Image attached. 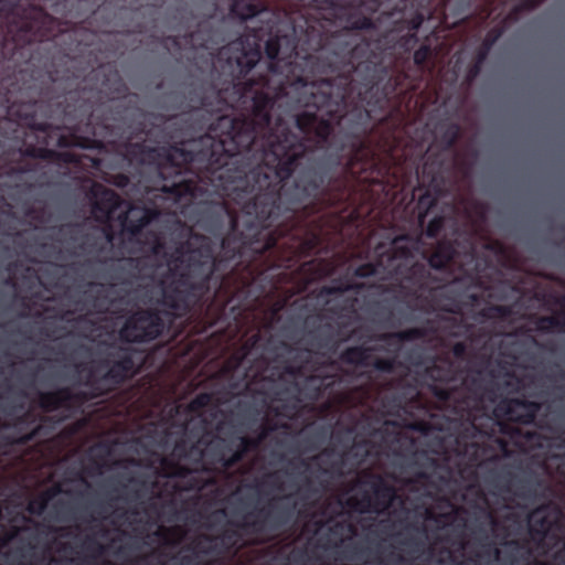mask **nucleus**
I'll return each instance as SVG.
<instances>
[{"label": "nucleus", "instance_id": "1", "mask_svg": "<svg viewBox=\"0 0 565 565\" xmlns=\"http://www.w3.org/2000/svg\"><path fill=\"white\" fill-rule=\"evenodd\" d=\"M232 12L242 20H250L247 29L252 34L246 35V46L243 42H234L226 51L238 50L242 52L234 56L235 63L241 73H245L253 68L260 58V49L265 43V51L270 60L269 73L270 77L262 84L259 88L254 89L253 85L244 89L241 98L244 103L250 99L253 103V115L250 118L231 119L227 116L221 117L217 128L213 129L220 139V145L230 157L235 156L243 149L249 148L256 142L258 137H265V129L269 126L270 119L268 110L273 106V99L280 95H290L292 90L301 89V96L298 103L305 106L313 105L320 108L321 102L315 93L316 85L313 83H305L302 79H289L291 61L287 52L294 50L290 40L282 38L268 36L271 35L274 24L268 19V11H259L252 0H235L232 3ZM233 57H228L232 63Z\"/></svg>", "mask_w": 565, "mask_h": 565}, {"label": "nucleus", "instance_id": "2", "mask_svg": "<svg viewBox=\"0 0 565 565\" xmlns=\"http://www.w3.org/2000/svg\"><path fill=\"white\" fill-rule=\"evenodd\" d=\"M548 406L527 401L525 398H510L502 402L495 409L502 413L509 423L500 424V430L508 436L510 441L520 450L533 447L537 444L539 434L526 425L544 426L547 416L543 414Z\"/></svg>", "mask_w": 565, "mask_h": 565}, {"label": "nucleus", "instance_id": "3", "mask_svg": "<svg viewBox=\"0 0 565 565\" xmlns=\"http://www.w3.org/2000/svg\"><path fill=\"white\" fill-rule=\"evenodd\" d=\"M291 494L274 497L265 505H254L243 515L237 526L246 532L260 534L267 530L278 531L288 525L296 515L297 503L290 502Z\"/></svg>", "mask_w": 565, "mask_h": 565}, {"label": "nucleus", "instance_id": "4", "mask_svg": "<svg viewBox=\"0 0 565 565\" xmlns=\"http://www.w3.org/2000/svg\"><path fill=\"white\" fill-rule=\"evenodd\" d=\"M356 483L367 489L362 491L360 499L349 498L347 504L360 512L385 514L390 512L395 502L404 504V499L398 495L395 487L379 473L364 471L358 478Z\"/></svg>", "mask_w": 565, "mask_h": 565}, {"label": "nucleus", "instance_id": "5", "mask_svg": "<svg viewBox=\"0 0 565 565\" xmlns=\"http://www.w3.org/2000/svg\"><path fill=\"white\" fill-rule=\"evenodd\" d=\"M367 446H369V443L366 440H363L361 443H355L350 450H348L347 452H344L341 456L340 459L332 460L328 467L322 465L323 463L322 456L326 454V451H323L321 455L313 456L310 460L300 459L299 463H300V466H302L305 468L306 471L310 470L311 465H313L316 467V471L320 475V477L318 478L316 483H318L319 480H326L328 482L327 479H323L321 477L333 478V477H342L344 475L343 466H344V461H345L347 457H350V456L359 457L355 463L356 465L362 463L369 455Z\"/></svg>", "mask_w": 565, "mask_h": 565}, {"label": "nucleus", "instance_id": "6", "mask_svg": "<svg viewBox=\"0 0 565 565\" xmlns=\"http://www.w3.org/2000/svg\"><path fill=\"white\" fill-rule=\"evenodd\" d=\"M490 484L502 493H514L525 499L534 493L533 482L529 478L518 477L509 467L491 470L489 473Z\"/></svg>", "mask_w": 565, "mask_h": 565}, {"label": "nucleus", "instance_id": "7", "mask_svg": "<svg viewBox=\"0 0 565 565\" xmlns=\"http://www.w3.org/2000/svg\"><path fill=\"white\" fill-rule=\"evenodd\" d=\"M161 331L157 316L138 312L129 318L120 329V337L127 341L141 342L156 338Z\"/></svg>", "mask_w": 565, "mask_h": 565}, {"label": "nucleus", "instance_id": "8", "mask_svg": "<svg viewBox=\"0 0 565 565\" xmlns=\"http://www.w3.org/2000/svg\"><path fill=\"white\" fill-rule=\"evenodd\" d=\"M15 391H0V393L10 394ZM22 393H26L28 391H21ZM39 394L41 406L45 412H56L63 407V404L71 396V393L74 391H33ZM79 393L81 397L89 399V398H98L106 397L113 391H76Z\"/></svg>", "mask_w": 565, "mask_h": 565}, {"label": "nucleus", "instance_id": "9", "mask_svg": "<svg viewBox=\"0 0 565 565\" xmlns=\"http://www.w3.org/2000/svg\"><path fill=\"white\" fill-rule=\"evenodd\" d=\"M11 415L15 418L17 426H22L24 424L28 425V431L15 437L12 440V443L19 444V445H26V444L38 439L41 436V430H42L41 418L38 419V417L34 414H32L30 411H24L23 406L14 407Z\"/></svg>", "mask_w": 565, "mask_h": 565}, {"label": "nucleus", "instance_id": "10", "mask_svg": "<svg viewBox=\"0 0 565 565\" xmlns=\"http://www.w3.org/2000/svg\"><path fill=\"white\" fill-rule=\"evenodd\" d=\"M296 152L286 151V147L280 142L269 141V151L265 154L266 164H273L276 174L282 179L291 170Z\"/></svg>", "mask_w": 565, "mask_h": 565}, {"label": "nucleus", "instance_id": "11", "mask_svg": "<svg viewBox=\"0 0 565 565\" xmlns=\"http://www.w3.org/2000/svg\"><path fill=\"white\" fill-rule=\"evenodd\" d=\"M214 536L201 535L192 545L186 546V550L192 551L191 554H178L174 557L175 565H198L196 553L210 554L213 552Z\"/></svg>", "mask_w": 565, "mask_h": 565}, {"label": "nucleus", "instance_id": "12", "mask_svg": "<svg viewBox=\"0 0 565 565\" xmlns=\"http://www.w3.org/2000/svg\"><path fill=\"white\" fill-rule=\"evenodd\" d=\"M343 358L345 361H348L350 363L361 364V365H365V366L373 365L377 370H382V371H388L392 367V364L390 361H382V360L372 358L371 354L369 353V348L367 349H362V348L349 349L344 353Z\"/></svg>", "mask_w": 565, "mask_h": 565}, {"label": "nucleus", "instance_id": "13", "mask_svg": "<svg viewBox=\"0 0 565 565\" xmlns=\"http://www.w3.org/2000/svg\"><path fill=\"white\" fill-rule=\"evenodd\" d=\"M552 522L546 515H541V509L535 510L529 521V533L536 543H542L551 531Z\"/></svg>", "mask_w": 565, "mask_h": 565}, {"label": "nucleus", "instance_id": "14", "mask_svg": "<svg viewBox=\"0 0 565 565\" xmlns=\"http://www.w3.org/2000/svg\"><path fill=\"white\" fill-rule=\"evenodd\" d=\"M63 489L61 486L55 484L41 493H39L36 497L32 498L28 505L26 511L32 514L40 516L44 513L46 510L49 503L51 500H53L57 494L62 493Z\"/></svg>", "mask_w": 565, "mask_h": 565}, {"label": "nucleus", "instance_id": "15", "mask_svg": "<svg viewBox=\"0 0 565 565\" xmlns=\"http://www.w3.org/2000/svg\"><path fill=\"white\" fill-rule=\"evenodd\" d=\"M231 450L224 439L211 440L200 451L201 458H210L213 463H217L223 467V460L220 457L226 458V454Z\"/></svg>", "mask_w": 565, "mask_h": 565}, {"label": "nucleus", "instance_id": "16", "mask_svg": "<svg viewBox=\"0 0 565 565\" xmlns=\"http://www.w3.org/2000/svg\"><path fill=\"white\" fill-rule=\"evenodd\" d=\"M329 482L326 480H319L318 483H315L311 477H306L303 481V486L300 488V500L303 502V505H308V501L311 498H318L328 489ZM309 507H312V503H309Z\"/></svg>", "mask_w": 565, "mask_h": 565}, {"label": "nucleus", "instance_id": "17", "mask_svg": "<svg viewBox=\"0 0 565 565\" xmlns=\"http://www.w3.org/2000/svg\"><path fill=\"white\" fill-rule=\"evenodd\" d=\"M431 483V473L425 470L416 471L412 477L405 479L404 486L411 490L426 489Z\"/></svg>", "mask_w": 565, "mask_h": 565}, {"label": "nucleus", "instance_id": "18", "mask_svg": "<svg viewBox=\"0 0 565 565\" xmlns=\"http://www.w3.org/2000/svg\"><path fill=\"white\" fill-rule=\"evenodd\" d=\"M82 550L86 553L87 558L95 559L102 556L106 548L94 535H86L81 545Z\"/></svg>", "mask_w": 565, "mask_h": 565}, {"label": "nucleus", "instance_id": "19", "mask_svg": "<svg viewBox=\"0 0 565 565\" xmlns=\"http://www.w3.org/2000/svg\"><path fill=\"white\" fill-rule=\"evenodd\" d=\"M157 535L162 537L167 545L177 546L183 540L184 532L179 526L160 527Z\"/></svg>", "mask_w": 565, "mask_h": 565}, {"label": "nucleus", "instance_id": "20", "mask_svg": "<svg viewBox=\"0 0 565 565\" xmlns=\"http://www.w3.org/2000/svg\"><path fill=\"white\" fill-rule=\"evenodd\" d=\"M212 394H202L200 395L194 402L193 404H201L204 399H209L212 395L216 394V393H228L230 395H233V396H239V395H246V393H248L249 391H210ZM252 393H256V394H268V393H274L275 395H280L281 393H288L289 391H260V390H257V391H250Z\"/></svg>", "mask_w": 565, "mask_h": 565}, {"label": "nucleus", "instance_id": "21", "mask_svg": "<svg viewBox=\"0 0 565 565\" xmlns=\"http://www.w3.org/2000/svg\"><path fill=\"white\" fill-rule=\"evenodd\" d=\"M321 17L324 19V20H335L334 23H337V25L339 26H342V28H362L365 25V23H361V24H358V23H351V22H342V14L338 13L337 9L334 8H328V9H323V12L320 13Z\"/></svg>", "mask_w": 565, "mask_h": 565}, {"label": "nucleus", "instance_id": "22", "mask_svg": "<svg viewBox=\"0 0 565 565\" xmlns=\"http://www.w3.org/2000/svg\"><path fill=\"white\" fill-rule=\"evenodd\" d=\"M265 484H267L270 488L276 489V490H281L282 489V486H281V482H280V478H279V475L277 472H269V473L265 475L264 478L262 479V481L257 482L255 484V488L257 489V491L259 493H262L263 492L262 488Z\"/></svg>", "mask_w": 565, "mask_h": 565}, {"label": "nucleus", "instance_id": "23", "mask_svg": "<svg viewBox=\"0 0 565 565\" xmlns=\"http://www.w3.org/2000/svg\"><path fill=\"white\" fill-rule=\"evenodd\" d=\"M262 437L253 438L248 436H243L239 438V444L237 445L236 449L242 451L244 456H246L247 452L255 450L259 447Z\"/></svg>", "mask_w": 565, "mask_h": 565}, {"label": "nucleus", "instance_id": "24", "mask_svg": "<svg viewBox=\"0 0 565 565\" xmlns=\"http://www.w3.org/2000/svg\"><path fill=\"white\" fill-rule=\"evenodd\" d=\"M244 455L238 449L232 451V449L226 454V458L220 457V460H223V468L231 469L235 467L238 462L244 459Z\"/></svg>", "mask_w": 565, "mask_h": 565}, {"label": "nucleus", "instance_id": "25", "mask_svg": "<svg viewBox=\"0 0 565 565\" xmlns=\"http://www.w3.org/2000/svg\"><path fill=\"white\" fill-rule=\"evenodd\" d=\"M238 537H239V535H238L237 531H235V530H225L222 533V535L220 537H217V540L221 541L223 546L230 547V546H233L236 543ZM214 541H216V537H214ZM212 545H213V551H214L215 547H216L215 542H213Z\"/></svg>", "mask_w": 565, "mask_h": 565}, {"label": "nucleus", "instance_id": "26", "mask_svg": "<svg viewBox=\"0 0 565 565\" xmlns=\"http://www.w3.org/2000/svg\"><path fill=\"white\" fill-rule=\"evenodd\" d=\"M330 530H331V532L340 533L341 535L344 532H349V533H353L354 532L353 525L350 524V523H347V522H337Z\"/></svg>", "mask_w": 565, "mask_h": 565}, {"label": "nucleus", "instance_id": "27", "mask_svg": "<svg viewBox=\"0 0 565 565\" xmlns=\"http://www.w3.org/2000/svg\"><path fill=\"white\" fill-rule=\"evenodd\" d=\"M33 29H35V24L33 22L25 23L21 28L20 33L17 35L18 36L17 41L24 40V39L31 40L30 38H28V33L32 32Z\"/></svg>", "mask_w": 565, "mask_h": 565}, {"label": "nucleus", "instance_id": "28", "mask_svg": "<svg viewBox=\"0 0 565 565\" xmlns=\"http://www.w3.org/2000/svg\"><path fill=\"white\" fill-rule=\"evenodd\" d=\"M104 196L109 203L107 206V212L109 213L117 205V198L111 191H105Z\"/></svg>", "mask_w": 565, "mask_h": 565}, {"label": "nucleus", "instance_id": "29", "mask_svg": "<svg viewBox=\"0 0 565 565\" xmlns=\"http://www.w3.org/2000/svg\"><path fill=\"white\" fill-rule=\"evenodd\" d=\"M438 399H448L456 391H430Z\"/></svg>", "mask_w": 565, "mask_h": 565}, {"label": "nucleus", "instance_id": "30", "mask_svg": "<svg viewBox=\"0 0 565 565\" xmlns=\"http://www.w3.org/2000/svg\"><path fill=\"white\" fill-rule=\"evenodd\" d=\"M20 532L19 527H14L13 531L6 535L2 540L1 545L4 546L9 541H11L18 533Z\"/></svg>", "mask_w": 565, "mask_h": 565}, {"label": "nucleus", "instance_id": "31", "mask_svg": "<svg viewBox=\"0 0 565 565\" xmlns=\"http://www.w3.org/2000/svg\"><path fill=\"white\" fill-rule=\"evenodd\" d=\"M426 54H427V50H418L414 55L415 62L422 63L425 60Z\"/></svg>", "mask_w": 565, "mask_h": 565}, {"label": "nucleus", "instance_id": "32", "mask_svg": "<svg viewBox=\"0 0 565 565\" xmlns=\"http://www.w3.org/2000/svg\"><path fill=\"white\" fill-rule=\"evenodd\" d=\"M130 494H131L130 499L138 500L141 497L140 489H138V488L131 489ZM127 500H129V498H127Z\"/></svg>", "mask_w": 565, "mask_h": 565}, {"label": "nucleus", "instance_id": "33", "mask_svg": "<svg viewBox=\"0 0 565 565\" xmlns=\"http://www.w3.org/2000/svg\"><path fill=\"white\" fill-rule=\"evenodd\" d=\"M499 443L502 454L507 456L509 454L508 443L504 440H499Z\"/></svg>", "mask_w": 565, "mask_h": 565}, {"label": "nucleus", "instance_id": "34", "mask_svg": "<svg viewBox=\"0 0 565 565\" xmlns=\"http://www.w3.org/2000/svg\"><path fill=\"white\" fill-rule=\"evenodd\" d=\"M127 481L130 484H136V486H142L143 484V481H140V480H138V479H136L134 477H129Z\"/></svg>", "mask_w": 565, "mask_h": 565}, {"label": "nucleus", "instance_id": "35", "mask_svg": "<svg viewBox=\"0 0 565 565\" xmlns=\"http://www.w3.org/2000/svg\"><path fill=\"white\" fill-rule=\"evenodd\" d=\"M403 392L405 393V395H411V396L417 395V396H420V393L423 391L416 390V391H403Z\"/></svg>", "mask_w": 565, "mask_h": 565}, {"label": "nucleus", "instance_id": "36", "mask_svg": "<svg viewBox=\"0 0 565 565\" xmlns=\"http://www.w3.org/2000/svg\"><path fill=\"white\" fill-rule=\"evenodd\" d=\"M507 545L511 546L513 548H519L521 546L520 543L518 541H514V540L507 542Z\"/></svg>", "mask_w": 565, "mask_h": 565}, {"label": "nucleus", "instance_id": "37", "mask_svg": "<svg viewBox=\"0 0 565 565\" xmlns=\"http://www.w3.org/2000/svg\"><path fill=\"white\" fill-rule=\"evenodd\" d=\"M430 264L431 266L434 267H438L440 266L441 264L437 262V256H433L431 259H430Z\"/></svg>", "mask_w": 565, "mask_h": 565}, {"label": "nucleus", "instance_id": "38", "mask_svg": "<svg viewBox=\"0 0 565 565\" xmlns=\"http://www.w3.org/2000/svg\"><path fill=\"white\" fill-rule=\"evenodd\" d=\"M54 532H60L61 536H68V532H65L64 529H53Z\"/></svg>", "mask_w": 565, "mask_h": 565}, {"label": "nucleus", "instance_id": "39", "mask_svg": "<svg viewBox=\"0 0 565 565\" xmlns=\"http://www.w3.org/2000/svg\"><path fill=\"white\" fill-rule=\"evenodd\" d=\"M172 473L174 476H183V468L175 467V470Z\"/></svg>", "mask_w": 565, "mask_h": 565}, {"label": "nucleus", "instance_id": "40", "mask_svg": "<svg viewBox=\"0 0 565 565\" xmlns=\"http://www.w3.org/2000/svg\"><path fill=\"white\" fill-rule=\"evenodd\" d=\"M64 505H65V503H64V502L58 501V502H56V503L54 504V507H53V508H54V510H55V511H58V510H60V508H62V507H64Z\"/></svg>", "mask_w": 565, "mask_h": 565}, {"label": "nucleus", "instance_id": "41", "mask_svg": "<svg viewBox=\"0 0 565 565\" xmlns=\"http://www.w3.org/2000/svg\"><path fill=\"white\" fill-rule=\"evenodd\" d=\"M315 393V396H319L320 393H324L326 391H320V390H317V391H312Z\"/></svg>", "mask_w": 565, "mask_h": 565}, {"label": "nucleus", "instance_id": "42", "mask_svg": "<svg viewBox=\"0 0 565 565\" xmlns=\"http://www.w3.org/2000/svg\"><path fill=\"white\" fill-rule=\"evenodd\" d=\"M46 23H52V20L45 17L43 20V24H46Z\"/></svg>", "mask_w": 565, "mask_h": 565}, {"label": "nucleus", "instance_id": "43", "mask_svg": "<svg viewBox=\"0 0 565 565\" xmlns=\"http://www.w3.org/2000/svg\"><path fill=\"white\" fill-rule=\"evenodd\" d=\"M480 392H481V393H482V395H483V394H486V393H495L497 391H487V390H483V391H480Z\"/></svg>", "mask_w": 565, "mask_h": 565}, {"label": "nucleus", "instance_id": "44", "mask_svg": "<svg viewBox=\"0 0 565 565\" xmlns=\"http://www.w3.org/2000/svg\"><path fill=\"white\" fill-rule=\"evenodd\" d=\"M494 555H495L497 558L499 557L500 551L498 548L494 550Z\"/></svg>", "mask_w": 565, "mask_h": 565}, {"label": "nucleus", "instance_id": "45", "mask_svg": "<svg viewBox=\"0 0 565 565\" xmlns=\"http://www.w3.org/2000/svg\"><path fill=\"white\" fill-rule=\"evenodd\" d=\"M7 2H10V0H0V6H1L2 3H7ZM1 9H2V8L0 7V10H1Z\"/></svg>", "mask_w": 565, "mask_h": 565}, {"label": "nucleus", "instance_id": "46", "mask_svg": "<svg viewBox=\"0 0 565 565\" xmlns=\"http://www.w3.org/2000/svg\"><path fill=\"white\" fill-rule=\"evenodd\" d=\"M507 393H519L520 391H511V390H508L505 391Z\"/></svg>", "mask_w": 565, "mask_h": 565}, {"label": "nucleus", "instance_id": "47", "mask_svg": "<svg viewBox=\"0 0 565 565\" xmlns=\"http://www.w3.org/2000/svg\"><path fill=\"white\" fill-rule=\"evenodd\" d=\"M226 54V51L223 49L222 52H221V55H225Z\"/></svg>", "mask_w": 565, "mask_h": 565}, {"label": "nucleus", "instance_id": "48", "mask_svg": "<svg viewBox=\"0 0 565 565\" xmlns=\"http://www.w3.org/2000/svg\"><path fill=\"white\" fill-rule=\"evenodd\" d=\"M296 392H297V393H299V394L301 395V394H302V393H305L306 391L298 390V391H296Z\"/></svg>", "mask_w": 565, "mask_h": 565}, {"label": "nucleus", "instance_id": "49", "mask_svg": "<svg viewBox=\"0 0 565 565\" xmlns=\"http://www.w3.org/2000/svg\"><path fill=\"white\" fill-rule=\"evenodd\" d=\"M413 541H404V544H411Z\"/></svg>", "mask_w": 565, "mask_h": 565}, {"label": "nucleus", "instance_id": "50", "mask_svg": "<svg viewBox=\"0 0 565 565\" xmlns=\"http://www.w3.org/2000/svg\"><path fill=\"white\" fill-rule=\"evenodd\" d=\"M430 463L431 465H435V460L434 459H429Z\"/></svg>", "mask_w": 565, "mask_h": 565}, {"label": "nucleus", "instance_id": "51", "mask_svg": "<svg viewBox=\"0 0 565 565\" xmlns=\"http://www.w3.org/2000/svg\"><path fill=\"white\" fill-rule=\"evenodd\" d=\"M131 513L137 514L138 512H137V510H131Z\"/></svg>", "mask_w": 565, "mask_h": 565}, {"label": "nucleus", "instance_id": "52", "mask_svg": "<svg viewBox=\"0 0 565 565\" xmlns=\"http://www.w3.org/2000/svg\"><path fill=\"white\" fill-rule=\"evenodd\" d=\"M536 565H546V564L543 562H539Z\"/></svg>", "mask_w": 565, "mask_h": 565}, {"label": "nucleus", "instance_id": "53", "mask_svg": "<svg viewBox=\"0 0 565 565\" xmlns=\"http://www.w3.org/2000/svg\"><path fill=\"white\" fill-rule=\"evenodd\" d=\"M121 392H122V393H129L130 391L124 390V391H121Z\"/></svg>", "mask_w": 565, "mask_h": 565}, {"label": "nucleus", "instance_id": "54", "mask_svg": "<svg viewBox=\"0 0 565 565\" xmlns=\"http://www.w3.org/2000/svg\"><path fill=\"white\" fill-rule=\"evenodd\" d=\"M362 392H363V393H370L371 391H369V390H365V391H362Z\"/></svg>", "mask_w": 565, "mask_h": 565}, {"label": "nucleus", "instance_id": "55", "mask_svg": "<svg viewBox=\"0 0 565 565\" xmlns=\"http://www.w3.org/2000/svg\"><path fill=\"white\" fill-rule=\"evenodd\" d=\"M171 392H172V393H175L177 391H175V390H172Z\"/></svg>", "mask_w": 565, "mask_h": 565}, {"label": "nucleus", "instance_id": "56", "mask_svg": "<svg viewBox=\"0 0 565 565\" xmlns=\"http://www.w3.org/2000/svg\"><path fill=\"white\" fill-rule=\"evenodd\" d=\"M21 565H25V564H21Z\"/></svg>", "mask_w": 565, "mask_h": 565}]
</instances>
